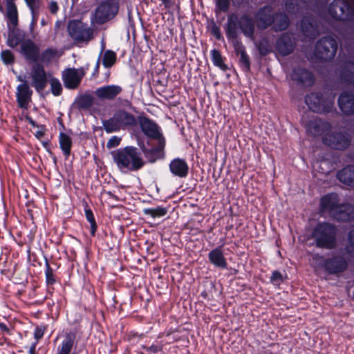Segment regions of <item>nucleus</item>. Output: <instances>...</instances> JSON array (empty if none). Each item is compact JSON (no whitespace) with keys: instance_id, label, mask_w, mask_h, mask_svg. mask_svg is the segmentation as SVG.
Listing matches in <instances>:
<instances>
[{"instance_id":"nucleus-1","label":"nucleus","mask_w":354,"mask_h":354,"mask_svg":"<svg viewBox=\"0 0 354 354\" xmlns=\"http://www.w3.org/2000/svg\"><path fill=\"white\" fill-rule=\"evenodd\" d=\"M111 156L118 168L122 171L127 169L129 171L140 170L145 165L141 153L133 146H127L111 151Z\"/></svg>"},{"instance_id":"nucleus-2","label":"nucleus","mask_w":354,"mask_h":354,"mask_svg":"<svg viewBox=\"0 0 354 354\" xmlns=\"http://www.w3.org/2000/svg\"><path fill=\"white\" fill-rule=\"evenodd\" d=\"M337 227L328 222H318L313 229L311 237L318 248L333 249L337 243Z\"/></svg>"},{"instance_id":"nucleus-3","label":"nucleus","mask_w":354,"mask_h":354,"mask_svg":"<svg viewBox=\"0 0 354 354\" xmlns=\"http://www.w3.org/2000/svg\"><path fill=\"white\" fill-rule=\"evenodd\" d=\"M138 117L124 109L116 110L112 117L102 120V126L107 133L118 132L136 127L138 124Z\"/></svg>"},{"instance_id":"nucleus-4","label":"nucleus","mask_w":354,"mask_h":354,"mask_svg":"<svg viewBox=\"0 0 354 354\" xmlns=\"http://www.w3.org/2000/svg\"><path fill=\"white\" fill-rule=\"evenodd\" d=\"M335 95L328 91L311 92L305 97L306 104L313 112L329 113L334 108Z\"/></svg>"},{"instance_id":"nucleus-5","label":"nucleus","mask_w":354,"mask_h":354,"mask_svg":"<svg viewBox=\"0 0 354 354\" xmlns=\"http://www.w3.org/2000/svg\"><path fill=\"white\" fill-rule=\"evenodd\" d=\"M337 41L333 37L324 36L315 44V56L320 62H330L337 53Z\"/></svg>"},{"instance_id":"nucleus-6","label":"nucleus","mask_w":354,"mask_h":354,"mask_svg":"<svg viewBox=\"0 0 354 354\" xmlns=\"http://www.w3.org/2000/svg\"><path fill=\"white\" fill-rule=\"evenodd\" d=\"M120 1L100 0L94 11L97 24H104L113 19L118 14Z\"/></svg>"},{"instance_id":"nucleus-7","label":"nucleus","mask_w":354,"mask_h":354,"mask_svg":"<svg viewBox=\"0 0 354 354\" xmlns=\"http://www.w3.org/2000/svg\"><path fill=\"white\" fill-rule=\"evenodd\" d=\"M328 14L337 21L354 24V6L349 0H333L328 6Z\"/></svg>"},{"instance_id":"nucleus-8","label":"nucleus","mask_w":354,"mask_h":354,"mask_svg":"<svg viewBox=\"0 0 354 354\" xmlns=\"http://www.w3.org/2000/svg\"><path fill=\"white\" fill-rule=\"evenodd\" d=\"M67 30L69 36L77 43H88L93 37V28L81 20H71L68 24Z\"/></svg>"},{"instance_id":"nucleus-9","label":"nucleus","mask_w":354,"mask_h":354,"mask_svg":"<svg viewBox=\"0 0 354 354\" xmlns=\"http://www.w3.org/2000/svg\"><path fill=\"white\" fill-rule=\"evenodd\" d=\"M322 142L325 145L333 149L344 151L350 147L351 136L345 131H330L324 136Z\"/></svg>"},{"instance_id":"nucleus-10","label":"nucleus","mask_w":354,"mask_h":354,"mask_svg":"<svg viewBox=\"0 0 354 354\" xmlns=\"http://www.w3.org/2000/svg\"><path fill=\"white\" fill-rule=\"evenodd\" d=\"M30 77L31 86L39 93L43 92L48 82L44 66L41 64H32L30 68Z\"/></svg>"},{"instance_id":"nucleus-11","label":"nucleus","mask_w":354,"mask_h":354,"mask_svg":"<svg viewBox=\"0 0 354 354\" xmlns=\"http://www.w3.org/2000/svg\"><path fill=\"white\" fill-rule=\"evenodd\" d=\"M60 343L56 348L55 354H71L73 349L76 348L80 337H77V332L75 329L66 330L63 331Z\"/></svg>"},{"instance_id":"nucleus-12","label":"nucleus","mask_w":354,"mask_h":354,"mask_svg":"<svg viewBox=\"0 0 354 354\" xmlns=\"http://www.w3.org/2000/svg\"><path fill=\"white\" fill-rule=\"evenodd\" d=\"M18 51L27 63L32 64H39L40 48L32 39H24Z\"/></svg>"},{"instance_id":"nucleus-13","label":"nucleus","mask_w":354,"mask_h":354,"mask_svg":"<svg viewBox=\"0 0 354 354\" xmlns=\"http://www.w3.org/2000/svg\"><path fill=\"white\" fill-rule=\"evenodd\" d=\"M274 9L270 5L260 7L254 14V19L257 28L261 30H266L274 23Z\"/></svg>"},{"instance_id":"nucleus-14","label":"nucleus","mask_w":354,"mask_h":354,"mask_svg":"<svg viewBox=\"0 0 354 354\" xmlns=\"http://www.w3.org/2000/svg\"><path fill=\"white\" fill-rule=\"evenodd\" d=\"M137 120L141 131L148 138L158 140L165 138L160 131L159 126L153 120L145 115H139Z\"/></svg>"},{"instance_id":"nucleus-15","label":"nucleus","mask_w":354,"mask_h":354,"mask_svg":"<svg viewBox=\"0 0 354 354\" xmlns=\"http://www.w3.org/2000/svg\"><path fill=\"white\" fill-rule=\"evenodd\" d=\"M139 146L145 157L151 163H153L156 162L158 160H160L165 158V138H160V140H158V145L155 147L147 148L144 143L139 145Z\"/></svg>"},{"instance_id":"nucleus-16","label":"nucleus","mask_w":354,"mask_h":354,"mask_svg":"<svg viewBox=\"0 0 354 354\" xmlns=\"http://www.w3.org/2000/svg\"><path fill=\"white\" fill-rule=\"evenodd\" d=\"M295 41L291 34L282 33L276 40L275 49L282 56L290 55L295 50Z\"/></svg>"},{"instance_id":"nucleus-17","label":"nucleus","mask_w":354,"mask_h":354,"mask_svg":"<svg viewBox=\"0 0 354 354\" xmlns=\"http://www.w3.org/2000/svg\"><path fill=\"white\" fill-rule=\"evenodd\" d=\"M301 30L303 35L309 39H315L319 35L317 21L313 15L302 17Z\"/></svg>"},{"instance_id":"nucleus-18","label":"nucleus","mask_w":354,"mask_h":354,"mask_svg":"<svg viewBox=\"0 0 354 354\" xmlns=\"http://www.w3.org/2000/svg\"><path fill=\"white\" fill-rule=\"evenodd\" d=\"M16 101L18 106L22 109H28L32 101L33 91L26 81L17 86Z\"/></svg>"},{"instance_id":"nucleus-19","label":"nucleus","mask_w":354,"mask_h":354,"mask_svg":"<svg viewBox=\"0 0 354 354\" xmlns=\"http://www.w3.org/2000/svg\"><path fill=\"white\" fill-rule=\"evenodd\" d=\"M337 104L344 115L347 116L354 115V95L351 91H342L338 97Z\"/></svg>"},{"instance_id":"nucleus-20","label":"nucleus","mask_w":354,"mask_h":354,"mask_svg":"<svg viewBox=\"0 0 354 354\" xmlns=\"http://www.w3.org/2000/svg\"><path fill=\"white\" fill-rule=\"evenodd\" d=\"M339 205V196L335 192L325 194L320 199L321 211L328 212L331 216H333Z\"/></svg>"},{"instance_id":"nucleus-21","label":"nucleus","mask_w":354,"mask_h":354,"mask_svg":"<svg viewBox=\"0 0 354 354\" xmlns=\"http://www.w3.org/2000/svg\"><path fill=\"white\" fill-rule=\"evenodd\" d=\"M291 79L299 86H312L315 82L313 74L306 68L300 67L292 69Z\"/></svg>"},{"instance_id":"nucleus-22","label":"nucleus","mask_w":354,"mask_h":354,"mask_svg":"<svg viewBox=\"0 0 354 354\" xmlns=\"http://www.w3.org/2000/svg\"><path fill=\"white\" fill-rule=\"evenodd\" d=\"M122 91V88L120 86L111 84L97 88L94 93L102 100H113Z\"/></svg>"},{"instance_id":"nucleus-23","label":"nucleus","mask_w":354,"mask_h":354,"mask_svg":"<svg viewBox=\"0 0 354 354\" xmlns=\"http://www.w3.org/2000/svg\"><path fill=\"white\" fill-rule=\"evenodd\" d=\"M169 169L173 176L180 178H185L189 174V165L183 158H176L171 160Z\"/></svg>"},{"instance_id":"nucleus-24","label":"nucleus","mask_w":354,"mask_h":354,"mask_svg":"<svg viewBox=\"0 0 354 354\" xmlns=\"http://www.w3.org/2000/svg\"><path fill=\"white\" fill-rule=\"evenodd\" d=\"M239 15L236 12H232L227 16V21L225 26L226 37L228 40L236 39L239 36L238 30L239 29Z\"/></svg>"},{"instance_id":"nucleus-25","label":"nucleus","mask_w":354,"mask_h":354,"mask_svg":"<svg viewBox=\"0 0 354 354\" xmlns=\"http://www.w3.org/2000/svg\"><path fill=\"white\" fill-rule=\"evenodd\" d=\"M333 215V218L339 222H348L354 220V205L348 203L340 204Z\"/></svg>"},{"instance_id":"nucleus-26","label":"nucleus","mask_w":354,"mask_h":354,"mask_svg":"<svg viewBox=\"0 0 354 354\" xmlns=\"http://www.w3.org/2000/svg\"><path fill=\"white\" fill-rule=\"evenodd\" d=\"M255 23L250 15L244 13L240 17L239 29L245 37L253 38L255 33Z\"/></svg>"},{"instance_id":"nucleus-27","label":"nucleus","mask_w":354,"mask_h":354,"mask_svg":"<svg viewBox=\"0 0 354 354\" xmlns=\"http://www.w3.org/2000/svg\"><path fill=\"white\" fill-rule=\"evenodd\" d=\"M62 80L65 87L68 89H75L81 83L80 77L77 76V71L75 68H70L64 71Z\"/></svg>"},{"instance_id":"nucleus-28","label":"nucleus","mask_w":354,"mask_h":354,"mask_svg":"<svg viewBox=\"0 0 354 354\" xmlns=\"http://www.w3.org/2000/svg\"><path fill=\"white\" fill-rule=\"evenodd\" d=\"M330 128L328 122L322 120H310L306 124V130L313 137L323 135L325 131Z\"/></svg>"},{"instance_id":"nucleus-29","label":"nucleus","mask_w":354,"mask_h":354,"mask_svg":"<svg viewBox=\"0 0 354 354\" xmlns=\"http://www.w3.org/2000/svg\"><path fill=\"white\" fill-rule=\"evenodd\" d=\"M337 178L343 184L354 187V165H347L339 170Z\"/></svg>"},{"instance_id":"nucleus-30","label":"nucleus","mask_w":354,"mask_h":354,"mask_svg":"<svg viewBox=\"0 0 354 354\" xmlns=\"http://www.w3.org/2000/svg\"><path fill=\"white\" fill-rule=\"evenodd\" d=\"M273 19L272 29L276 32L284 31L290 26V19L284 12H275Z\"/></svg>"},{"instance_id":"nucleus-31","label":"nucleus","mask_w":354,"mask_h":354,"mask_svg":"<svg viewBox=\"0 0 354 354\" xmlns=\"http://www.w3.org/2000/svg\"><path fill=\"white\" fill-rule=\"evenodd\" d=\"M208 259L214 266H227L226 259L224 257L223 245L212 250L208 254Z\"/></svg>"},{"instance_id":"nucleus-32","label":"nucleus","mask_w":354,"mask_h":354,"mask_svg":"<svg viewBox=\"0 0 354 354\" xmlns=\"http://www.w3.org/2000/svg\"><path fill=\"white\" fill-rule=\"evenodd\" d=\"M315 272L321 278L331 279V275H337L344 272L348 267H314Z\"/></svg>"},{"instance_id":"nucleus-33","label":"nucleus","mask_w":354,"mask_h":354,"mask_svg":"<svg viewBox=\"0 0 354 354\" xmlns=\"http://www.w3.org/2000/svg\"><path fill=\"white\" fill-rule=\"evenodd\" d=\"M15 1V0H9L6 1L8 24V25H12L13 27H16L19 22L18 10Z\"/></svg>"},{"instance_id":"nucleus-34","label":"nucleus","mask_w":354,"mask_h":354,"mask_svg":"<svg viewBox=\"0 0 354 354\" xmlns=\"http://www.w3.org/2000/svg\"><path fill=\"white\" fill-rule=\"evenodd\" d=\"M29 270L27 267H12V280L16 284H24L28 282Z\"/></svg>"},{"instance_id":"nucleus-35","label":"nucleus","mask_w":354,"mask_h":354,"mask_svg":"<svg viewBox=\"0 0 354 354\" xmlns=\"http://www.w3.org/2000/svg\"><path fill=\"white\" fill-rule=\"evenodd\" d=\"M59 144L61 150L63 152L65 160H68L71 153L72 148V139L71 138L64 132H60L59 134Z\"/></svg>"},{"instance_id":"nucleus-36","label":"nucleus","mask_w":354,"mask_h":354,"mask_svg":"<svg viewBox=\"0 0 354 354\" xmlns=\"http://www.w3.org/2000/svg\"><path fill=\"white\" fill-rule=\"evenodd\" d=\"M75 104L78 109L87 110L94 104V97L92 94L85 93L75 98Z\"/></svg>"},{"instance_id":"nucleus-37","label":"nucleus","mask_w":354,"mask_h":354,"mask_svg":"<svg viewBox=\"0 0 354 354\" xmlns=\"http://www.w3.org/2000/svg\"><path fill=\"white\" fill-rule=\"evenodd\" d=\"M200 297L206 301L214 300V292H216L215 284L212 281H206L202 285Z\"/></svg>"},{"instance_id":"nucleus-38","label":"nucleus","mask_w":354,"mask_h":354,"mask_svg":"<svg viewBox=\"0 0 354 354\" xmlns=\"http://www.w3.org/2000/svg\"><path fill=\"white\" fill-rule=\"evenodd\" d=\"M58 50L52 47L44 49L41 53L39 52V63L48 65L57 56Z\"/></svg>"},{"instance_id":"nucleus-39","label":"nucleus","mask_w":354,"mask_h":354,"mask_svg":"<svg viewBox=\"0 0 354 354\" xmlns=\"http://www.w3.org/2000/svg\"><path fill=\"white\" fill-rule=\"evenodd\" d=\"M24 39H22L19 34V29L10 30L6 44L12 48H15L17 46L19 45L20 46L21 45V42Z\"/></svg>"},{"instance_id":"nucleus-40","label":"nucleus","mask_w":354,"mask_h":354,"mask_svg":"<svg viewBox=\"0 0 354 354\" xmlns=\"http://www.w3.org/2000/svg\"><path fill=\"white\" fill-rule=\"evenodd\" d=\"M84 212L86 219L90 224V234L92 236H95L97 230V225L95 221V218L93 213V211L88 207V205L86 202H85Z\"/></svg>"},{"instance_id":"nucleus-41","label":"nucleus","mask_w":354,"mask_h":354,"mask_svg":"<svg viewBox=\"0 0 354 354\" xmlns=\"http://www.w3.org/2000/svg\"><path fill=\"white\" fill-rule=\"evenodd\" d=\"M24 1L30 11L31 20H32V24H37L39 15L40 1L24 0Z\"/></svg>"},{"instance_id":"nucleus-42","label":"nucleus","mask_w":354,"mask_h":354,"mask_svg":"<svg viewBox=\"0 0 354 354\" xmlns=\"http://www.w3.org/2000/svg\"><path fill=\"white\" fill-rule=\"evenodd\" d=\"M211 59L213 64L218 67L223 71H225L228 69L227 66L223 62V57L221 53V52L214 48L210 51Z\"/></svg>"},{"instance_id":"nucleus-43","label":"nucleus","mask_w":354,"mask_h":354,"mask_svg":"<svg viewBox=\"0 0 354 354\" xmlns=\"http://www.w3.org/2000/svg\"><path fill=\"white\" fill-rule=\"evenodd\" d=\"M351 65L354 68V62H351ZM339 78L346 84L354 86V71L344 68L340 71Z\"/></svg>"},{"instance_id":"nucleus-44","label":"nucleus","mask_w":354,"mask_h":354,"mask_svg":"<svg viewBox=\"0 0 354 354\" xmlns=\"http://www.w3.org/2000/svg\"><path fill=\"white\" fill-rule=\"evenodd\" d=\"M116 53L111 50H106L103 55L102 64L105 68H111L116 62Z\"/></svg>"},{"instance_id":"nucleus-45","label":"nucleus","mask_w":354,"mask_h":354,"mask_svg":"<svg viewBox=\"0 0 354 354\" xmlns=\"http://www.w3.org/2000/svg\"><path fill=\"white\" fill-rule=\"evenodd\" d=\"M167 212L168 209L162 206H158L156 208H147L143 211L145 215H149L152 218L162 217L167 214Z\"/></svg>"},{"instance_id":"nucleus-46","label":"nucleus","mask_w":354,"mask_h":354,"mask_svg":"<svg viewBox=\"0 0 354 354\" xmlns=\"http://www.w3.org/2000/svg\"><path fill=\"white\" fill-rule=\"evenodd\" d=\"M239 0H232L234 3ZM215 1V12L218 15L219 12H227L230 7L231 0H214Z\"/></svg>"},{"instance_id":"nucleus-47","label":"nucleus","mask_w":354,"mask_h":354,"mask_svg":"<svg viewBox=\"0 0 354 354\" xmlns=\"http://www.w3.org/2000/svg\"><path fill=\"white\" fill-rule=\"evenodd\" d=\"M50 84V91L54 96H59L63 91L60 81L54 77H52L49 80Z\"/></svg>"},{"instance_id":"nucleus-48","label":"nucleus","mask_w":354,"mask_h":354,"mask_svg":"<svg viewBox=\"0 0 354 354\" xmlns=\"http://www.w3.org/2000/svg\"><path fill=\"white\" fill-rule=\"evenodd\" d=\"M0 57L5 65H12L15 62V57L10 50H3L1 52Z\"/></svg>"},{"instance_id":"nucleus-49","label":"nucleus","mask_w":354,"mask_h":354,"mask_svg":"<svg viewBox=\"0 0 354 354\" xmlns=\"http://www.w3.org/2000/svg\"><path fill=\"white\" fill-rule=\"evenodd\" d=\"M207 29L210 34L214 36L217 40H223L224 38L221 34L220 27L212 19L207 26Z\"/></svg>"},{"instance_id":"nucleus-50","label":"nucleus","mask_w":354,"mask_h":354,"mask_svg":"<svg viewBox=\"0 0 354 354\" xmlns=\"http://www.w3.org/2000/svg\"><path fill=\"white\" fill-rule=\"evenodd\" d=\"M257 48L260 55L262 56H266L271 52L269 41L266 38H263L259 41Z\"/></svg>"},{"instance_id":"nucleus-51","label":"nucleus","mask_w":354,"mask_h":354,"mask_svg":"<svg viewBox=\"0 0 354 354\" xmlns=\"http://www.w3.org/2000/svg\"><path fill=\"white\" fill-rule=\"evenodd\" d=\"M345 250L350 256L354 257V228L351 229L348 233V242Z\"/></svg>"},{"instance_id":"nucleus-52","label":"nucleus","mask_w":354,"mask_h":354,"mask_svg":"<svg viewBox=\"0 0 354 354\" xmlns=\"http://www.w3.org/2000/svg\"><path fill=\"white\" fill-rule=\"evenodd\" d=\"M234 53L237 56H240L243 53H247L245 46L242 41L236 37V39H231Z\"/></svg>"},{"instance_id":"nucleus-53","label":"nucleus","mask_w":354,"mask_h":354,"mask_svg":"<svg viewBox=\"0 0 354 354\" xmlns=\"http://www.w3.org/2000/svg\"><path fill=\"white\" fill-rule=\"evenodd\" d=\"M239 65L245 72H248L250 70V57L247 53H243L241 55H240Z\"/></svg>"},{"instance_id":"nucleus-54","label":"nucleus","mask_w":354,"mask_h":354,"mask_svg":"<svg viewBox=\"0 0 354 354\" xmlns=\"http://www.w3.org/2000/svg\"><path fill=\"white\" fill-rule=\"evenodd\" d=\"M46 281L48 286H53L57 280L51 267H46L45 270Z\"/></svg>"},{"instance_id":"nucleus-55","label":"nucleus","mask_w":354,"mask_h":354,"mask_svg":"<svg viewBox=\"0 0 354 354\" xmlns=\"http://www.w3.org/2000/svg\"><path fill=\"white\" fill-rule=\"evenodd\" d=\"M285 8L290 14H295L298 10V4L296 0H286L285 2Z\"/></svg>"},{"instance_id":"nucleus-56","label":"nucleus","mask_w":354,"mask_h":354,"mask_svg":"<svg viewBox=\"0 0 354 354\" xmlns=\"http://www.w3.org/2000/svg\"><path fill=\"white\" fill-rule=\"evenodd\" d=\"M270 281L274 285H279L283 281V275L279 271L274 270L272 272Z\"/></svg>"},{"instance_id":"nucleus-57","label":"nucleus","mask_w":354,"mask_h":354,"mask_svg":"<svg viewBox=\"0 0 354 354\" xmlns=\"http://www.w3.org/2000/svg\"><path fill=\"white\" fill-rule=\"evenodd\" d=\"M46 326H37L34 330V338L35 339V342H39V340L41 339L44 335L46 330Z\"/></svg>"},{"instance_id":"nucleus-58","label":"nucleus","mask_w":354,"mask_h":354,"mask_svg":"<svg viewBox=\"0 0 354 354\" xmlns=\"http://www.w3.org/2000/svg\"><path fill=\"white\" fill-rule=\"evenodd\" d=\"M41 142L42 146L45 148V149L48 153L49 156L52 158L54 163L57 164V157L53 153L51 148H50V140H42V141H41Z\"/></svg>"},{"instance_id":"nucleus-59","label":"nucleus","mask_w":354,"mask_h":354,"mask_svg":"<svg viewBox=\"0 0 354 354\" xmlns=\"http://www.w3.org/2000/svg\"><path fill=\"white\" fill-rule=\"evenodd\" d=\"M143 348L149 354H156L162 350V345L161 344H153L150 346H143Z\"/></svg>"},{"instance_id":"nucleus-60","label":"nucleus","mask_w":354,"mask_h":354,"mask_svg":"<svg viewBox=\"0 0 354 354\" xmlns=\"http://www.w3.org/2000/svg\"><path fill=\"white\" fill-rule=\"evenodd\" d=\"M120 138L116 136H112L107 142V147L109 149L116 147L120 145Z\"/></svg>"},{"instance_id":"nucleus-61","label":"nucleus","mask_w":354,"mask_h":354,"mask_svg":"<svg viewBox=\"0 0 354 354\" xmlns=\"http://www.w3.org/2000/svg\"><path fill=\"white\" fill-rule=\"evenodd\" d=\"M38 128H39V130L35 133V136L37 139L40 140L45 135L46 128L44 124H40Z\"/></svg>"},{"instance_id":"nucleus-62","label":"nucleus","mask_w":354,"mask_h":354,"mask_svg":"<svg viewBox=\"0 0 354 354\" xmlns=\"http://www.w3.org/2000/svg\"><path fill=\"white\" fill-rule=\"evenodd\" d=\"M279 347L278 344H271L267 348H265L262 352V354H277V352L273 349Z\"/></svg>"},{"instance_id":"nucleus-63","label":"nucleus","mask_w":354,"mask_h":354,"mask_svg":"<svg viewBox=\"0 0 354 354\" xmlns=\"http://www.w3.org/2000/svg\"><path fill=\"white\" fill-rule=\"evenodd\" d=\"M89 68V64H86L85 66L81 67L76 69L77 71V76L80 77V82L82 81L84 76L86 75V72Z\"/></svg>"},{"instance_id":"nucleus-64","label":"nucleus","mask_w":354,"mask_h":354,"mask_svg":"<svg viewBox=\"0 0 354 354\" xmlns=\"http://www.w3.org/2000/svg\"><path fill=\"white\" fill-rule=\"evenodd\" d=\"M48 8L52 14L55 15L58 12L59 6L57 3L53 1L50 3Z\"/></svg>"}]
</instances>
